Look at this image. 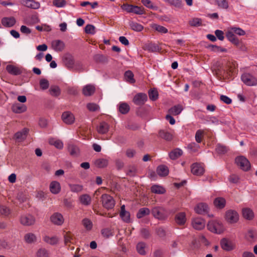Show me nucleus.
Returning a JSON list of instances; mask_svg holds the SVG:
<instances>
[{
    "instance_id": "1",
    "label": "nucleus",
    "mask_w": 257,
    "mask_h": 257,
    "mask_svg": "<svg viewBox=\"0 0 257 257\" xmlns=\"http://www.w3.org/2000/svg\"><path fill=\"white\" fill-rule=\"evenodd\" d=\"M151 212L153 216L159 220H165L168 216L167 211L162 207H155Z\"/></svg>"
},
{
    "instance_id": "2",
    "label": "nucleus",
    "mask_w": 257,
    "mask_h": 257,
    "mask_svg": "<svg viewBox=\"0 0 257 257\" xmlns=\"http://www.w3.org/2000/svg\"><path fill=\"white\" fill-rule=\"evenodd\" d=\"M101 202L103 207L107 210L113 208L115 205V201L113 197L107 194L101 195Z\"/></svg>"
},
{
    "instance_id": "3",
    "label": "nucleus",
    "mask_w": 257,
    "mask_h": 257,
    "mask_svg": "<svg viewBox=\"0 0 257 257\" xmlns=\"http://www.w3.org/2000/svg\"><path fill=\"white\" fill-rule=\"evenodd\" d=\"M225 219L230 224L235 223L239 220V215L236 211L230 209L226 211Z\"/></svg>"
},
{
    "instance_id": "4",
    "label": "nucleus",
    "mask_w": 257,
    "mask_h": 257,
    "mask_svg": "<svg viewBox=\"0 0 257 257\" xmlns=\"http://www.w3.org/2000/svg\"><path fill=\"white\" fill-rule=\"evenodd\" d=\"M235 161L237 165L244 171H247L250 168V162L243 156L237 157L236 158Z\"/></svg>"
},
{
    "instance_id": "5",
    "label": "nucleus",
    "mask_w": 257,
    "mask_h": 257,
    "mask_svg": "<svg viewBox=\"0 0 257 257\" xmlns=\"http://www.w3.org/2000/svg\"><path fill=\"white\" fill-rule=\"evenodd\" d=\"M62 62L64 65L68 69H72L73 68L75 64V60L73 56L67 53L63 55L62 58Z\"/></svg>"
},
{
    "instance_id": "6",
    "label": "nucleus",
    "mask_w": 257,
    "mask_h": 257,
    "mask_svg": "<svg viewBox=\"0 0 257 257\" xmlns=\"http://www.w3.org/2000/svg\"><path fill=\"white\" fill-rule=\"evenodd\" d=\"M207 227L212 232L220 233L222 230V224L219 221L212 220L208 222Z\"/></svg>"
},
{
    "instance_id": "7",
    "label": "nucleus",
    "mask_w": 257,
    "mask_h": 257,
    "mask_svg": "<svg viewBox=\"0 0 257 257\" xmlns=\"http://www.w3.org/2000/svg\"><path fill=\"white\" fill-rule=\"evenodd\" d=\"M241 78L243 83L247 86H254L257 84V79L249 73H243Z\"/></svg>"
},
{
    "instance_id": "8",
    "label": "nucleus",
    "mask_w": 257,
    "mask_h": 257,
    "mask_svg": "<svg viewBox=\"0 0 257 257\" xmlns=\"http://www.w3.org/2000/svg\"><path fill=\"white\" fill-rule=\"evenodd\" d=\"M35 217L31 214L23 215L20 218V222L24 226L33 225L35 224Z\"/></svg>"
},
{
    "instance_id": "9",
    "label": "nucleus",
    "mask_w": 257,
    "mask_h": 257,
    "mask_svg": "<svg viewBox=\"0 0 257 257\" xmlns=\"http://www.w3.org/2000/svg\"><path fill=\"white\" fill-rule=\"evenodd\" d=\"M191 173L196 176L202 175L204 172V168L200 163H193L191 167Z\"/></svg>"
},
{
    "instance_id": "10",
    "label": "nucleus",
    "mask_w": 257,
    "mask_h": 257,
    "mask_svg": "<svg viewBox=\"0 0 257 257\" xmlns=\"http://www.w3.org/2000/svg\"><path fill=\"white\" fill-rule=\"evenodd\" d=\"M147 99L148 97L146 94L139 93L134 96L133 101L136 105L142 106L145 104Z\"/></svg>"
},
{
    "instance_id": "11",
    "label": "nucleus",
    "mask_w": 257,
    "mask_h": 257,
    "mask_svg": "<svg viewBox=\"0 0 257 257\" xmlns=\"http://www.w3.org/2000/svg\"><path fill=\"white\" fill-rule=\"evenodd\" d=\"M220 244L221 247L226 251H230L234 249V246L232 242L226 238H222L220 240Z\"/></svg>"
},
{
    "instance_id": "12",
    "label": "nucleus",
    "mask_w": 257,
    "mask_h": 257,
    "mask_svg": "<svg viewBox=\"0 0 257 257\" xmlns=\"http://www.w3.org/2000/svg\"><path fill=\"white\" fill-rule=\"evenodd\" d=\"M193 227L196 230H201L205 226V221L201 218H195L192 221Z\"/></svg>"
},
{
    "instance_id": "13",
    "label": "nucleus",
    "mask_w": 257,
    "mask_h": 257,
    "mask_svg": "<svg viewBox=\"0 0 257 257\" xmlns=\"http://www.w3.org/2000/svg\"><path fill=\"white\" fill-rule=\"evenodd\" d=\"M62 119L64 122L67 124H71L75 121L74 115L70 111L64 112L62 114Z\"/></svg>"
},
{
    "instance_id": "14",
    "label": "nucleus",
    "mask_w": 257,
    "mask_h": 257,
    "mask_svg": "<svg viewBox=\"0 0 257 257\" xmlns=\"http://www.w3.org/2000/svg\"><path fill=\"white\" fill-rule=\"evenodd\" d=\"M51 221L55 224L61 225L64 222V218L62 215L59 213H55L51 216Z\"/></svg>"
},
{
    "instance_id": "15",
    "label": "nucleus",
    "mask_w": 257,
    "mask_h": 257,
    "mask_svg": "<svg viewBox=\"0 0 257 257\" xmlns=\"http://www.w3.org/2000/svg\"><path fill=\"white\" fill-rule=\"evenodd\" d=\"M208 210V206L205 203H199L195 208V212L199 214L207 213Z\"/></svg>"
},
{
    "instance_id": "16",
    "label": "nucleus",
    "mask_w": 257,
    "mask_h": 257,
    "mask_svg": "<svg viewBox=\"0 0 257 257\" xmlns=\"http://www.w3.org/2000/svg\"><path fill=\"white\" fill-rule=\"evenodd\" d=\"M16 23L15 18L13 17H5L2 20V25L6 27H12Z\"/></svg>"
},
{
    "instance_id": "17",
    "label": "nucleus",
    "mask_w": 257,
    "mask_h": 257,
    "mask_svg": "<svg viewBox=\"0 0 257 257\" xmlns=\"http://www.w3.org/2000/svg\"><path fill=\"white\" fill-rule=\"evenodd\" d=\"M22 4L28 8L33 9H38L40 6L38 2L33 0H22Z\"/></svg>"
},
{
    "instance_id": "18",
    "label": "nucleus",
    "mask_w": 257,
    "mask_h": 257,
    "mask_svg": "<svg viewBox=\"0 0 257 257\" xmlns=\"http://www.w3.org/2000/svg\"><path fill=\"white\" fill-rule=\"evenodd\" d=\"M52 46L53 49L58 52L62 51L65 48L64 43L59 40L53 41L52 42Z\"/></svg>"
},
{
    "instance_id": "19",
    "label": "nucleus",
    "mask_w": 257,
    "mask_h": 257,
    "mask_svg": "<svg viewBox=\"0 0 257 257\" xmlns=\"http://www.w3.org/2000/svg\"><path fill=\"white\" fill-rule=\"evenodd\" d=\"M242 216L246 220H251L254 218V213L249 208H244L242 209Z\"/></svg>"
},
{
    "instance_id": "20",
    "label": "nucleus",
    "mask_w": 257,
    "mask_h": 257,
    "mask_svg": "<svg viewBox=\"0 0 257 257\" xmlns=\"http://www.w3.org/2000/svg\"><path fill=\"white\" fill-rule=\"evenodd\" d=\"M29 133V129L27 128H23L22 131L17 132L15 135L16 139L19 141H22L25 140Z\"/></svg>"
},
{
    "instance_id": "21",
    "label": "nucleus",
    "mask_w": 257,
    "mask_h": 257,
    "mask_svg": "<svg viewBox=\"0 0 257 257\" xmlns=\"http://www.w3.org/2000/svg\"><path fill=\"white\" fill-rule=\"evenodd\" d=\"M70 155L73 157H77L80 155V150L78 147L73 144H70L68 147Z\"/></svg>"
},
{
    "instance_id": "22",
    "label": "nucleus",
    "mask_w": 257,
    "mask_h": 257,
    "mask_svg": "<svg viewBox=\"0 0 257 257\" xmlns=\"http://www.w3.org/2000/svg\"><path fill=\"white\" fill-rule=\"evenodd\" d=\"M169 169L165 165H161L159 166L156 170V172L161 177L167 176L169 174Z\"/></svg>"
},
{
    "instance_id": "23",
    "label": "nucleus",
    "mask_w": 257,
    "mask_h": 257,
    "mask_svg": "<svg viewBox=\"0 0 257 257\" xmlns=\"http://www.w3.org/2000/svg\"><path fill=\"white\" fill-rule=\"evenodd\" d=\"M214 205L218 209H223L226 205V200L224 198H216L213 201Z\"/></svg>"
},
{
    "instance_id": "24",
    "label": "nucleus",
    "mask_w": 257,
    "mask_h": 257,
    "mask_svg": "<svg viewBox=\"0 0 257 257\" xmlns=\"http://www.w3.org/2000/svg\"><path fill=\"white\" fill-rule=\"evenodd\" d=\"M257 236L256 231L252 229H249L245 235V239L250 242H252L254 241Z\"/></svg>"
},
{
    "instance_id": "25",
    "label": "nucleus",
    "mask_w": 257,
    "mask_h": 257,
    "mask_svg": "<svg viewBox=\"0 0 257 257\" xmlns=\"http://www.w3.org/2000/svg\"><path fill=\"white\" fill-rule=\"evenodd\" d=\"M176 222L180 225H184L186 221V214L185 212H180L177 213L175 218Z\"/></svg>"
},
{
    "instance_id": "26",
    "label": "nucleus",
    "mask_w": 257,
    "mask_h": 257,
    "mask_svg": "<svg viewBox=\"0 0 257 257\" xmlns=\"http://www.w3.org/2000/svg\"><path fill=\"white\" fill-rule=\"evenodd\" d=\"M226 37L230 42L235 45L238 46L239 44V40L232 32L228 31L226 34Z\"/></svg>"
},
{
    "instance_id": "27",
    "label": "nucleus",
    "mask_w": 257,
    "mask_h": 257,
    "mask_svg": "<svg viewBox=\"0 0 257 257\" xmlns=\"http://www.w3.org/2000/svg\"><path fill=\"white\" fill-rule=\"evenodd\" d=\"M159 137L167 141H171L173 139L172 134L163 130L159 132Z\"/></svg>"
},
{
    "instance_id": "28",
    "label": "nucleus",
    "mask_w": 257,
    "mask_h": 257,
    "mask_svg": "<svg viewBox=\"0 0 257 257\" xmlns=\"http://www.w3.org/2000/svg\"><path fill=\"white\" fill-rule=\"evenodd\" d=\"M24 239L26 243L31 244L36 242L37 237L35 234L29 232L24 235Z\"/></svg>"
},
{
    "instance_id": "29",
    "label": "nucleus",
    "mask_w": 257,
    "mask_h": 257,
    "mask_svg": "<svg viewBox=\"0 0 257 257\" xmlns=\"http://www.w3.org/2000/svg\"><path fill=\"white\" fill-rule=\"evenodd\" d=\"M183 109L182 105L178 104L170 108L168 110V112L171 115H177L179 114Z\"/></svg>"
},
{
    "instance_id": "30",
    "label": "nucleus",
    "mask_w": 257,
    "mask_h": 257,
    "mask_svg": "<svg viewBox=\"0 0 257 257\" xmlns=\"http://www.w3.org/2000/svg\"><path fill=\"white\" fill-rule=\"evenodd\" d=\"M109 130V125L104 121L99 123L97 127V131L99 134H104L108 132Z\"/></svg>"
},
{
    "instance_id": "31",
    "label": "nucleus",
    "mask_w": 257,
    "mask_h": 257,
    "mask_svg": "<svg viewBox=\"0 0 257 257\" xmlns=\"http://www.w3.org/2000/svg\"><path fill=\"white\" fill-rule=\"evenodd\" d=\"M61 189L60 184L57 181H53L50 185V191L55 194H58Z\"/></svg>"
},
{
    "instance_id": "32",
    "label": "nucleus",
    "mask_w": 257,
    "mask_h": 257,
    "mask_svg": "<svg viewBox=\"0 0 257 257\" xmlns=\"http://www.w3.org/2000/svg\"><path fill=\"white\" fill-rule=\"evenodd\" d=\"M183 154L182 151L179 148L174 149L169 153V157L171 160H174L178 159Z\"/></svg>"
},
{
    "instance_id": "33",
    "label": "nucleus",
    "mask_w": 257,
    "mask_h": 257,
    "mask_svg": "<svg viewBox=\"0 0 257 257\" xmlns=\"http://www.w3.org/2000/svg\"><path fill=\"white\" fill-rule=\"evenodd\" d=\"M108 164V161L106 159L100 158L96 160L94 162V165L99 168L106 167Z\"/></svg>"
},
{
    "instance_id": "34",
    "label": "nucleus",
    "mask_w": 257,
    "mask_h": 257,
    "mask_svg": "<svg viewBox=\"0 0 257 257\" xmlns=\"http://www.w3.org/2000/svg\"><path fill=\"white\" fill-rule=\"evenodd\" d=\"M6 70L10 74L14 75H20L21 73V70L18 67L12 65H7Z\"/></svg>"
},
{
    "instance_id": "35",
    "label": "nucleus",
    "mask_w": 257,
    "mask_h": 257,
    "mask_svg": "<svg viewBox=\"0 0 257 257\" xmlns=\"http://www.w3.org/2000/svg\"><path fill=\"white\" fill-rule=\"evenodd\" d=\"M95 91V87L91 85H87L85 86L82 90L83 94L85 96H90L92 95Z\"/></svg>"
},
{
    "instance_id": "36",
    "label": "nucleus",
    "mask_w": 257,
    "mask_h": 257,
    "mask_svg": "<svg viewBox=\"0 0 257 257\" xmlns=\"http://www.w3.org/2000/svg\"><path fill=\"white\" fill-rule=\"evenodd\" d=\"M124 77L126 81L130 83L134 84L136 82V80L134 79V73L131 70L125 71L124 74Z\"/></svg>"
},
{
    "instance_id": "37",
    "label": "nucleus",
    "mask_w": 257,
    "mask_h": 257,
    "mask_svg": "<svg viewBox=\"0 0 257 257\" xmlns=\"http://www.w3.org/2000/svg\"><path fill=\"white\" fill-rule=\"evenodd\" d=\"M27 109V107L24 104H14L12 107V111L15 113H20L25 112Z\"/></svg>"
},
{
    "instance_id": "38",
    "label": "nucleus",
    "mask_w": 257,
    "mask_h": 257,
    "mask_svg": "<svg viewBox=\"0 0 257 257\" xmlns=\"http://www.w3.org/2000/svg\"><path fill=\"white\" fill-rule=\"evenodd\" d=\"M151 191L153 193H156V194H164L166 192V190L163 187L157 185H154L151 187Z\"/></svg>"
},
{
    "instance_id": "39",
    "label": "nucleus",
    "mask_w": 257,
    "mask_h": 257,
    "mask_svg": "<svg viewBox=\"0 0 257 257\" xmlns=\"http://www.w3.org/2000/svg\"><path fill=\"white\" fill-rule=\"evenodd\" d=\"M79 200L81 204L86 206L89 205L91 201V197L88 194L81 195Z\"/></svg>"
},
{
    "instance_id": "40",
    "label": "nucleus",
    "mask_w": 257,
    "mask_h": 257,
    "mask_svg": "<svg viewBox=\"0 0 257 257\" xmlns=\"http://www.w3.org/2000/svg\"><path fill=\"white\" fill-rule=\"evenodd\" d=\"M146 247V244L145 242H139L136 246L138 252L141 255H145L146 254V251H145Z\"/></svg>"
},
{
    "instance_id": "41",
    "label": "nucleus",
    "mask_w": 257,
    "mask_h": 257,
    "mask_svg": "<svg viewBox=\"0 0 257 257\" xmlns=\"http://www.w3.org/2000/svg\"><path fill=\"white\" fill-rule=\"evenodd\" d=\"M150 210L148 208H142L140 209L137 214L138 218H141L143 217L150 214Z\"/></svg>"
},
{
    "instance_id": "42",
    "label": "nucleus",
    "mask_w": 257,
    "mask_h": 257,
    "mask_svg": "<svg viewBox=\"0 0 257 257\" xmlns=\"http://www.w3.org/2000/svg\"><path fill=\"white\" fill-rule=\"evenodd\" d=\"M151 27L161 33H167L168 32V29L165 27L156 24H152L151 25Z\"/></svg>"
},
{
    "instance_id": "43",
    "label": "nucleus",
    "mask_w": 257,
    "mask_h": 257,
    "mask_svg": "<svg viewBox=\"0 0 257 257\" xmlns=\"http://www.w3.org/2000/svg\"><path fill=\"white\" fill-rule=\"evenodd\" d=\"M129 25L133 30L137 32H141L144 29V27L142 25L133 21L130 22Z\"/></svg>"
},
{
    "instance_id": "44",
    "label": "nucleus",
    "mask_w": 257,
    "mask_h": 257,
    "mask_svg": "<svg viewBox=\"0 0 257 257\" xmlns=\"http://www.w3.org/2000/svg\"><path fill=\"white\" fill-rule=\"evenodd\" d=\"M93 60L97 63H106L108 61L105 56L99 54L93 56Z\"/></svg>"
},
{
    "instance_id": "45",
    "label": "nucleus",
    "mask_w": 257,
    "mask_h": 257,
    "mask_svg": "<svg viewBox=\"0 0 257 257\" xmlns=\"http://www.w3.org/2000/svg\"><path fill=\"white\" fill-rule=\"evenodd\" d=\"M148 94L150 99L152 101H155L158 98V92L155 88L151 89Z\"/></svg>"
},
{
    "instance_id": "46",
    "label": "nucleus",
    "mask_w": 257,
    "mask_h": 257,
    "mask_svg": "<svg viewBox=\"0 0 257 257\" xmlns=\"http://www.w3.org/2000/svg\"><path fill=\"white\" fill-rule=\"evenodd\" d=\"M228 149L225 146L218 144L216 148V152L220 155H223L227 152Z\"/></svg>"
},
{
    "instance_id": "47",
    "label": "nucleus",
    "mask_w": 257,
    "mask_h": 257,
    "mask_svg": "<svg viewBox=\"0 0 257 257\" xmlns=\"http://www.w3.org/2000/svg\"><path fill=\"white\" fill-rule=\"evenodd\" d=\"M155 232L157 235L161 238H165L166 236V230L162 227H160L156 228Z\"/></svg>"
},
{
    "instance_id": "48",
    "label": "nucleus",
    "mask_w": 257,
    "mask_h": 257,
    "mask_svg": "<svg viewBox=\"0 0 257 257\" xmlns=\"http://www.w3.org/2000/svg\"><path fill=\"white\" fill-rule=\"evenodd\" d=\"M130 109V106L126 103H122L119 106V111L122 114H126L129 111Z\"/></svg>"
},
{
    "instance_id": "49",
    "label": "nucleus",
    "mask_w": 257,
    "mask_h": 257,
    "mask_svg": "<svg viewBox=\"0 0 257 257\" xmlns=\"http://www.w3.org/2000/svg\"><path fill=\"white\" fill-rule=\"evenodd\" d=\"M49 144L54 146L56 148L61 149L63 148V145L62 142L60 140H55L54 139L49 140Z\"/></svg>"
},
{
    "instance_id": "50",
    "label": "nucleus",
    "mask_w": 257,
    "mask_h": 257,
    "mask_svg": "<svg viewBox=\"0 0 257 257\" xmlns=\"http://www.w3.org/2000/svg\"><path fill=\"white\" fill-rule=\"evenodd\" d=\"M131 13L137 15H142L145 13L144 9L143 7L132 5Z\"/></svg>"
},
{
    "instance_id": "51",
    "label": "nucleus",
    "mask_w": 257,
    "mask_h": 257,
    "mask_svg": "<svg viewBox=\"0 0 257 257\" xmlns=\"http://www.w3.org/2000/svg\"><path fill=\"white\" fill-rule=\"evenodd\" d=\"M50 94L53 96H58L60 94V89L57 86H52L49 89Z\"/></svg>"
},
{
    "instance_id": "52",
    "label": "nucleus",
    "mask_w": 257,
    "mask_h": 257,
    "mask_svg": "<svg viewBox=\"0 0 257 257\" xmlns=\"http://www.w3.org/2000/svg\"><path fill=\"white\" fill-rule=\"evenodd\" d=\"M146 49L149 52H156L159 50V47L157 45L150 43L146 46Z\"/></svg>"
},
{
    "instance_id": "53",
    "label": "nucleus",
    "mask_w": 257,
    "mask_h": 257,
    "mask_svg": "<svg viewBox=\"0 0 257 257\" xmlns=\"http://www.w3.org/2000/svg\"><path fill=\"white\" fill-rule=\"evenodd\" d=\"M165 1L168 3L170 5L176 8H180L182 7V0H165Z\"/></svg>"
},
{
    "instance_id": "54",
    "label": "nucleus",
    "mask_w": 257,
    "mask_h": 257,
    "mask_svg": "<svg viewBox=\"0 0 257 257\" xmlns=\"http://www.w3.org/2000/svg\"><path fill=\"white\" fill-rule=\"evenodd\" d=\"M70 190L73 192H79L83 189V186L79 184H69Z\"/></svg>"
},
{
    "instance_id": "55",
    "label": "nucleus",
    "mask_w": 257,
    "mask_h": 257,
    "mask_svg": "<svg viewBox=\"0 0 257 257\" xmlns=\"http://www.w3.org/2000/svg\"><path fill=\"white\" fill-rule=\"evenodd\" d=\"M44 240L51 245L56 244L58 242V239L56 237H50L48 236H45L44 238Z\"/></svg>"
},
{
    "instance_id": "56",
    "label": "nucleus",
    "mask_w": 257,
    "mask_h": 257,
    "mask_svg": "<svg viewBox=\"0 0 257 257\" xmlns=\"http://www.w3.org/2000/svg\"><path fill=\"white\" fill-rule=\"evenodd\" d=\"M101 234L104 237L108 238L113 235V232L110 229L106 228L101 230Z\"/></svg>"
},
{
    "instance_id": "57",
    "label": "nucleus",
    "mask_w": 257,
    "mask_h": 257,
    "mask_svg": "<svg viewBox=\"0 0 257 257\" xmlns=\"http://www.w3.org/2000/svg\"><path fill=\"white\" fill-rule=\"evenodd\" d=\"M82 224L84 227L88 230L91 229L92 227V223L90 220L88 218H84L82 220Z\"/></svg>"
},
{
    "instance_id": "58",
    "label": "nucleus",
    "mask_w": 257,
    "mask_h": 257,
    "mask_svg": "<svg viewBox=\"0 0 257 257\" xmlns=\"http://www.w3.org/2000/svg\"><path fill=\"white\" fill-rule=\"evenodd\" d=\"M137 172V169L135 166H130L128 168L126 175L131 177L135 176Z\"/></svg>"
},
{
    "instance_id": "59",
    "label": "nucleus",
    "mask_w": 257,
    "mask_h": 257,
    "mask_svg": "<svg viewBox=\"0 0 257 257\" xmlns=\"http://www.w3.org/2000/svg\"><path fill=\"white\" fill-rule=\"evenodd\" d=\"M40 86L42 89H47L49 86L48 80L45 78L41 79L40 81Z\"/></svg>"
},
{
    "instance_id": "60",
    "label": "nucleus",
    "mask_w": 257,
    "mask_h": 257,
    "mask_svg": "<svg viewBox=\"0 0 257 257\" xmlns=\"http://www.w3.org/2000/svg\"><path fill=\"white\" fill-rule=\"evenodd\" d=\"M95 27L93 25L88 24L85 27V32L86 34H94L95 33Z\"/></svg>"
},
{
    "instance_id": "61",
    "label": "nucleus",
    "mask_w": 257,
    "mask_h": 257,
    "mask_svg": "<svg viewBox=\"0 0 257 257\" xmlns=\"http://www.w3.org/2000/svg\"><path fill=\"white\" fill-rule=\"evenodd\" d=\"M73 237V235L70 231L66 232L64 235L65 244H67L68 242H70Z\"/></svg>"
},
{
    "instance_id": "62",
    "label": "nucleus",
    "mask_w": 257,
    "mask_h": 257,
    "mask_svg": "<svg viewBox=\"0 0 257 257\" xmlns=\"http://www.w3.org/2000/svg\"><path fill=\"white\" fill-rule=\"evenodd\" d=\"M53 4L57 8L64 7L66 4L65 0H53Z\"/></svg>"
},
{
    "instance_id": "63",
    "label": "nucleus",
    "mask_w": 257,
    "mask_h": 257,
    "mask_svg": "<svg viewBox=\"0 0 257 257\" xmlns=\"http://www.w3.org/2000/svg\"><path fill=\"white\" fill-rule=\"evenodd\" d=\"M87 109L90 111H95L99 108V106L96 103H89L87 104Z\"/></svg>"
},
{
    "instance_id": "64",
    "label": "nucleus",
    "mask_w": 257,
    "mask_h": 257,
    "mask_svg": "<svg viewBox=\"0 0 257 257\" xmlns=\"http://www.w3.org/2000/svg\"><path fill=\"white\" fill-rule=\"evenodd\" d=\"M38 257H48L49 253L45 248H40L37 253Z\"/></svg>"
}]
</instances>
